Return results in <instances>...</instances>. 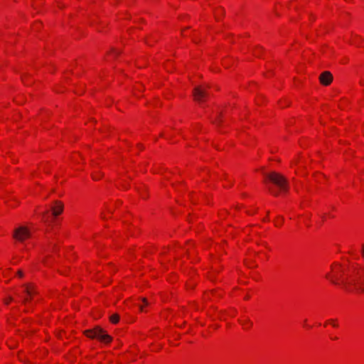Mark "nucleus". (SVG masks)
I'll return each mask as SVG.
<instances>
[{
  "label": "nucleus",
  "mask_w": 364,
  "mask_h": 364,
  "mask_svg": "<svg viewBox=\"0 0 364 364\" xmlns=\"http://www.w3.org/2000/svg\"><path fill=\"white\" fill-rule=\"evenodd\" d=\"M326 277L333 284L341 286L348 291L364 293V267L355 259L342 258L334 262Z\"/></svg>",
  "instance_id": "nucleus-1"
},
{
  "label": "nucleus",
  "mask_w": 364,
  "mask_h": 364,
  "mask_svg": "<svg viewBox=\"0 0 364 364\" xmlns=\"http://www.w3.org/2000/svg\"><path fill=\"white\" fill-rule=\"evenodd\" d=\"M266 179L268 180L270 183H272L273 185L277 186V188L279 189L278 191H276L270 186H268L269 191L272 194L277 195L279 193H285L287 191L288 185L287 183V180L282 175L277 172H272L267 176ZM267 186L269 185L267 184Z\"/></svg>",
  "instance_id": "nucleus-2"
},
{
  "label": "nucleus",
  "mask_w": 364,
  "mask_h": 364,
  "mask_svg": "<svg viewBox=\"0 0 364 364\" xmlns=\"http://www.w3.org/2000/svg\"><path fill=\"white\" fill-rule=\"evenodd\" d=\"M85 334L88 338L97 339L104 343H109L112 341V337L99 327L87 330L85 331Z\"/></svg>",
  "instance_id": "nucleus-3"
},
{
  "label": "nucleus",
  "mask_w": 364,
  "mask_h": 364,
  "mask_svg": "<svg viewBox=\"0 0 364 364\" xmlns=\"http://www.w3.org/2000/svg\"><path fill=\"white\" fill-rule=\"evenodd\" d=\"M31 232L27 227L20 226L15 229L14 232V237L20 242H23L25 240L29 238Z\"/></svg>",
  "instance_id": "nucleus-4"
},
{
  "label": "nucleus",
  "mask_w": 364,
  "mask_h": 364,
  "mask_svg": "<svg viewBox=\"0 0 364 364\" xmlns=\"http://www.w3.org/2000/svg\"><path fill=\"white\" fill-rule=\"evenodd\" d=\"M22 294L21 298L23 299V302L26 304L28 301L33 299V296L36 294L35 287L32 284H28L26 286L22 287Z\"/></svg>",
  "instance_id": "nucleus-5"
},
{
  "label": "nucleus",
  "mask_w": 364,
  "mask_h": 364,
  "mask_svg": "<svg viewBox=\"0 0 364 364\" xmlns=\"http://www.w3.org/2000/svg\"><path fill=\"white\" fill-rule=\"evenodd\" d=\"M208 93L205 88L202 86L196 87L193 90L194 100L198 102H203L207 97Z\"/></svg>",
  "instance_id": "nucleus-6"
},
{
  "label": "nucleus",
  "mask_w": 364,
  "mask_h": 364,
  "mask_svg": "<svg viewBox=\"0 0 364 364\" xmlns=\"http://www.w3.org/2000/svg\"><path fill=\"white\" fill-rule=\"evenodd\" d=\"M319 80L322 85L326 86L332 82L333 76L330 72L325 71L321 74Z\"/></svg>",
  "instance_id": "nucleus-7"
},
{
  "label": "nucleus",
  "mask_w": 364,
  "mask_h": 364,
  "mask_svg": "<svg viewBox=\"0 0 364 364\" xmlns=\"http://www.w3.org/2000/svg\"><path fill=\"white\" fill-rule=\"evenodd\" d=\"M51 215L56 217L60 215L63 210V204L60 201H55L51 207Z\"/></svg>",
  "instance_id": "nucleus-8"
},
{
  "label": "nucleus",
  "mask_w": 364,
  "mask_h": 364,
  "mask_svg": "<svg viewBox=\"0 0 364 364\" xmlns=\"http://www.w3.org/2000/svg\"><path fill=\"white\" fill-rule=\"evenodd\" d=\"M239 323L245 330H248L252 326V322L246 316H243L239 318Z\"/></svg>",
  "instance_id": "nucleus-9"
},
{
  "label": "nucleus",
  "mask_w": 364,
  "mask_h": 364,
  "mask_svg": "<svg viewBox=\"0 0 364 364\" xmlns=\"http://www.w3.org/2000/svg\"><path fill=\"white\" fill-rule=\"evenodd\" d=\"M56 252L57 251V247L55 244H52L50 246L48 247L46 250H45V256L44 257H43L41 259H42V262L44 263L45 265H48L49 264V262L45 259V257H48V253L50 252Z\"/></svg>",
  "instance_id": "nucleus-10"
},
{
  "label": "nucleus",
  "mask_w": 364,
  "mask_h": 364,
  "mask_svg": "<svg viewBox=\"0 0 364 364\" xmlns=\"http://www.w3.org/2000/svg\"><path fill=\"white\" fill-rule=\"evenodd\" d=\"M305 161H304V157L303 156H299L297 159H294L293 161H292V164H291V166H298V171L299 170L300 168L303 167L305 164ZM298 171H296V172Z\"/></svg>",
  "instance_id": "nucleus-11"
},
{
  "label": "nucleus",
  "mask_w": 364,
  "mask_h": 364,
  "mask_svg": "<svg viewBox=\"0 0 364 364\" xmlns=\"http://www.w3.org/2000/svg\"><path fill=\"white\" fill-rule=\"evenodd\" d=\"M330 325L334 328H337L338 326V322L337 319L331 318L326 321L325 323V326Z\"/></svg>",
  "instance_id": "nucleus-12"
},
{
  "label": "nucleus",
  "mask_w": 364,
  "mask_h": 364,
  "mask_svg": "<svg viewBox=\"0 0 364 364\" xmlns=\"http://www.w3.org/2000/svg\"><path fill=\"white\" fill-rule=\"evenodd\" d=\"M109 320L112 323L116 324L119 321V316L117 314H113L109 317Z\"/></svg>",
  "instance_id": "nucleus-13"
},
{
  "label": "nucleus",
  "mask_w": 364,
  "mask_h": 364,
  "mask_svg": "<svg viewBox=\"0 0 364 364\" xmlns=\"http://www.w3.org/2000/svg\"><path fill=\"white\" fill-rule=\"evenodd\" d=\"M282 223H283V218H282V217L279 216L274 220V225L277 227L281 226L282 225Z\"/></svg>",
  "instance_id": "nucleus-14"
},
{
  "label": "nucleus",
  "mask_w": 364,
  "mask_h": 364,
  "mask_svg": "<svg viewBox=\"0 0 364 364\" xmlns=\"http://www.w3.org/2000/svg\"><path fill=\"white\" fill-rule=\"evenodd\" d=\"M142 302H143V304L139 305V309H140L141 311H145L144 308H145V306L147 305L146 299V298H143Z\"/></svg>",
  "instance_id": "nucleus-15"
},
{
  "label": "nucleus",
  "mask_w": 364,
  "mask_h": 364,
  "mask_svg": "<svg viewBox=\"0 0 364 364\" xmlns=\"http://www.w3.org/2000/svg\"><path fill=\"white\" fill-rule=\"evenodd\" d=\"M102 177V173H93L92 178L95 181L100 180Z\"/></svg>",
  "instance_id": "nucleus-16"
},
{
  "label": "nucleus",
  "mask_w": 364,
  "mask_h": 364,
  "mask_svg": "<svg viewBox=\"0 0 364 364\" xmlns=\"http://www.w3.org/2000/svg\"><path fill=\"white\" fill-rule=\"evenodd\" d=\"M330 217H333V215H331L329 214L325 213V214H323L321 216V218H322L323 221H324V220H326L327 219V218H330Z\"/></svg>",
  "instance_id": "nucleus-17"
},
{
  "label": "nucleus",
  "mask_w": 364,
  "mask_h": 364,
  "mask_svg": "<svg viewBox=\"0 0 364 364\" xmlns=\"http://www.w3.org/2000/svg\"><path fill=\"white\" fill-rule=\"evenodd\" d=\"M50 215V213L49 211H46V213H44L43 215V218L46 220L48 219V218L49 217Z\"/></svg>",
  "instance_id": "nucleus-18"
},
{
  "label": "nucleus",
  "mask_w": 364,
  "mask_h": 364,
  "mask_svg": "<svg viewBox=\"0 0 364 364\" xmlns=\"http://www.w3.org/2000/svg\"><path fill=\"white\" fill-rule=\"evenodd\" d=\"M12 301V298L11 297H9V298H6L4 299V303L6 305H8L10 304V302Z\"/></svg>",
  "instance_id": "nucleus-19"
},
{
  "label": "nucleus",
  "mask_w": 364,
  "mask_h": 364,
  "mask_svg": "<svg viewBox=\"0 0 364 364\" xmlns=\"http://www.w3.org/2000/svg\"><path fill=\"white\" fill-rule=\"evenodd\" d=\"M361 255H362V257H363V258L364 259V245H362Z\"/></svg>",
  "instance_id": "nucleus-20"
},
{
  "label": "nucleus",
  "mask_w": 364,
  "mask_h": 364,
  "mask_svg": "<svg viewBox=\"0 0 364 364\" xmlns=\"http://www.w3.org/2000/svg\"><path fill=\"white\" fill-rule=\"evenodd\" d=\"M323 177V175L321 174V173H318L316 176V178L317 180H320V178H322Z\"/></svg>",
  "instance_id": "nucleus-21"
},
{
  "label": "nucleus",
  "mask_w": 364,
  "mask_h": 364,
  "mask_svg": "<svg viewBox=\"0 0 364 364\" xmlns=\"http://www.w3.org/2000/svg\"><path fill=\"white\" fill-rule=\"evenodd\" d=\"M17 274H18V277H21L23 276V272H22L21 271H18V272H17Z\"/></svg>",
  "instance_id": "nucleus-22"
},
{
  "label": "nucleus",
  "mask_w": 364,
  "mask_h": 364,
  "mask_svg": "<svg viewBox=\"0 0 364 364\" xmlns=\"http://www.w3.org/2000/svg\"><path fill=\"white\" fill-rule=\"evenodd\" d=\"M140 194H141V196L142 198H146V195H145V194H144V193H140Z\"/></svg>",
  "instance_id": "nucleus-23"
},
{
  "label": "nucleus",
  "mask_w": 364,
  "mask_h": 364,
  "mask_svg": "<svg viewBox=\"0 0 364 364\" xmlns=\"http://www.w3.org/2000/svg\"><path fill=\"white\" fill-rule=\"evenodd\" d=\"M218 13H219V12H220V13H222V12H223V9H218Z\"/></svg>",
  "instance_id": "nucleus-24"
},
{
  "label": "nucleus",
  "mask_w": 364,
  "mask_h": 364,
  "mask_svg": "<svg viewBox=\"0 0 364 364\" xmlns=\"http://www.w3.org/2000/svg\"><path fill=\"white\" fill-rule=\"evenodd\" d=\"M112 53H114L116 55L117 54L115 50H112Z\"/></svg>",
  "instance_id": "nucleus-25"
}]
</instances>
